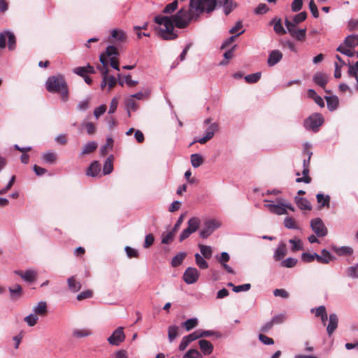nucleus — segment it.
<instances>
[{
    "label": "nucleus",
    "instance_id": "dca6fc26",
    "mask_svg": "<svg viewBox=\"0 0 358 358\" xmlns=\"http://www.w3.org/2000/svg\"><path fill=\"white\" fill-rule=\"evenodd\" d=\"M338 324V318L336 314L332 313L329 315V324L327 327V334L331 336L337 329Z\"/></svg>",
    "mask_w": 358,
    "mask_h": 358
},
{
    "label": "nucleus",
    "instance_id": "39448f33",
    "mask_svg": "<svg viewBox=\"0 0 358 358\" xmlns=\"http://www.w3.org/2000/svg\"><path fill=\"white\" fill-rule=\"evenodd\" d=\"M285 26L292 37L299 41H303L306 39V29H297L287 18L285 21Z\"/></svg>",
    "mask_w": 358,
    "mask_h": 358
},
{
    "label": "nucleus",
    "instance_id": "2f4dec72",
    "mask_svg": "<svg viewBox=\"0 0 358 358\" xmlns=\"http://www.w3.org/2000/svg\"><path fill=\"white\" fill-rule=\"evenodd\" d=\"M96 148L97 144L95 142H89L83 146L81 155H85L90 154L94 152L96 150Z\"/></svg>",
    "mask_w": 358,
    "mask_h": 358
},
{
    "label": "nucleus",
    "instance_id": "4468645a",
    "mask_svg": "<svg viewBox=\"0 0 358 358\" xmlns=\"http://www.w3.org/2000/svg\"><path fill=\"white\" fill-rule=\"evenodd\" d=\"M282 53L280 50H272L268 55L267 61L268 65L269 66H273L278 63L282 59Z\"/></svg>",
    "mask_w": 358,
    "mask_h": 358
},
{
    "label": "nucleus",
    "instance_id": "e2e57ef3",
    "mask_svg": "<svg viewBox=\"0 0 358 358\" xmlns=\"http://www.w3.org/2000/svg\"><path fill=\"white\" fill-rule=\"evenodd\" d=\"M301 259L306 263L312 262L315 260V253L303 252L301 255Z\"/></svg>",
    "mask_w": 358,
    "mask_h": 358
},
{
    "label": "nucleus",
    "instance_id": "774afa93",
    "mask_svg": "<svg viewBox=\"0 0 358 358\" xmlns=\"http://www.w3.org/2000/svg\"><path fill=\"white\" fill-rule=\"evenodd\" d=\"M155 238L152 234H149L145 236V242L143 243V247L145 248H150L154 243Z\"/></svg>",
    "mask_w": 358,
    "mask_h": 358
},
{
    "label": "nucleus",
    "instance_id": "aec40b11",
    "mask_svg": "<svg viewBox=\"0 0 358 358\" xmlns=\"http://www.w3.org/2000/svg\"><path fill=\"white\" fill-rule=\"evenodd\" d=\"M264 206L269 210V211L272 213L276 215H285L287 214V210L283 206V204L276 205V204H266Z\"/></svg>",
    "mask_w": 358,
    "mask_h": 358
},
{
    "label": "nucleus",
    "instance_id": "412c9836",
    "mask_svg": "<svg viewBox=\"0 0 358 358\" xmlns=\"http://www.w3.org/2000/svg\"><path fill=\"white\" fill-rule=\"evenodd\" d=\"M340 45H343L344 47L355 48L358 45V34L357 35H349L348 36L343 43Z\"/></svg>",
    "mask_w": 358,
    "mask_h": 358
},
{
    "label": "nucleus",
    "instance_id": "a19ab883",
    "mask_svg": "<svg viewBox=\"0 0 358 358\" xmlns=\"http://www.w3.org/2000/svg\"><path fill=\"white\" fill-rule=\"evenodd\" d=\"M261 76H262V74L260 72L252 73V74L246 76L245 77V80L248 83H250V84L256 83L261 78Z\"/></svg>",
    "mask_w": 358,
    "mask_h": 358
},
{
    "label": "nucleus",
    "instance_id": "6ab92c4d",
    "mask_svg": "<svg viewBox=\"0 0 358 358\" xmlns=\"http://www.w3.org/2000/svg\"><path fill=\"white\" fill-rule=\"evenodd\" d=\"M224 7V11L225 15H229L235 8L237 6L236 2L233 0H217V2Z\"/></svg>",
    "mask_w": 358,
    "mask_h": 358
},
{
    "label": "nucleus",
    "instance_id": "7ed1b4c3",
    "mask_svg": "<svg viewBox=\"0 0 358 358\" xmlns=\"http://www.w3.org/2000/svg\"><path fill=\"white\" fill-rule=\"evenodd\" d=\"M113 55H119L118 50L114 45H108L106 51L100 55L99 60L101 64L97 66V69L100 71L102 78H104V80L108 78L109 71L108 57Z\"/></svg>",
    "mask_w": 358,
    "mask_h": 358
},
{
    "label": "nucleus",
    "instance_id": "1a4fd4ad",
    "mask_svg": "<svg viewBox=\"0 0 358 358\" xmlns=\"http://www.w3.org/2000/svg\"><path fill=\"white\" fill-rule=\"evenodd\" d=\"M127 35L122 29H115L110 31V37L108 41L110 43H116L117 45L124 43L127 41Z\"/></svg>",
    "mask_w": 358,
    "mask_h": 358
},
{
    "label": "nucleus",
    "instance_id": "052dcab7",
    "mask_svg": "<svg viewBox=\"0 0 358 358\" xmlns=\"http://www.w3.org/2000/svg\"><path fill=\"white\" fill-rule=\"evenodd\" d=\"M303 6V0H294L291 4V8L293 12L299 11Z\"/></svg>",
    "mask_w": 358,
    "mask_h": 358
},
{
    "label": "nucleus",
    "instance_id": "a18cd8bd",
    "mask_svg": "<svg viewBox=\"0 0 358 358\" xmlns=\"http://www.w3.org/2000/svg\"><path fill=\"white\" fill-rule=\"evenodd\" d=\"M175 235H176V232H174L172 230L171 231L166 233V234L164 233L162 234V243L163 244H169V243H171L173 241Z\"/></svg>",
    "mask_w": 358,
    "mask_h": 358
},
{
    "label": "nucleus",
    "instance_id": "473e14b6",
    "mask_svg": "<svg viewBox=\"0 0 358 358\" xmlns=\"http://www.w3.org/2000/svg\"><path fill=\"white\" fill-rule=\"evenodd\" d=\"M308 97L313 99L315 102L319 105L320 107H324V102L323 101V99L317 94V93L315 92V91L314 90H308Z\"/></svg>",
    "mask_w": 358,
    "mask_h": 358
},
{
    "label": "nucleus",
    "instance_id": "9d476101",
    "mask_svg": "<svg viewBox=\"0 0 358 358\" xmlns=\"http://www.w3.org/2000/svg\"><path fill=\"white\" fill-rule=\"evenodd\" d=\"M310 227L312 230L319 237L325 236L327 234V229L320 218H315L311 220Z\"/></svg>",
    "mask_w": 358,
    "mask_h": 358
},
{
    "label": "nucleus",
    "instance_id": "f3484780",
    "mask_svg": "<svg viewBox=\"0 0 358 358\" xmlns=\"http://www.w3.org/2000/svg\"><path fill=\"white\" fill-rule=\"evenodd\" d=\"M73 72L81 77L85 76L88 73H94L95 71L92 66L87 64L86 66H79L74 68Z\"/></svg>",
    "mask_w": 358,
    "mask_h": 358
},
{
    "label": "nucleus",
    "instance_id": "a878e982",
    "mask_svg": "<svg viewBox=\"0 0 358 358\" xmlns=\"http://www.w3.org/2000/svg\"><path fill=\"white\" fill-rule=\"evenodd\" d=\"M294 201L301 210H310L312 209L310 203L305 198L296 196Z\"/></svg>",
    "mask_w": 358,
    "mask_h": 358
},
{
    "label": "nucleus",
    "instance_id": "2eb2a0df",
    "mask_svg": "<svg viewBox=\"0 0 358 358\" xmlns=\"http://www.w3.org/2000/svg\"><path fill=\"white\" fill-rule=\"evenodd\" d=\"M10 298L12 301H17L22 298L23 295L22 288L20 285H15L9 287Z\"/></svg>",
    "mask_w": 358,
    "mask_h": 358
},
{
    "label": "nucleus",
    "instance_id": "20e7f679",
    "mask_svg": "<svg viewBox=\"0 0 358 358\" xmlns=\"http://www.w3.org/2000/svg\"><path fill=\"white\" fill-rule=\"evenodd\" d=\"M200 220L196 217L190 218L187 222L188 226L185 229L179 236V241L182 242L192 234L197 231L200 226Z\"/></svg>",
    "mask_w": 358,
    "mask_h": 358
},
{
    "label": "nucleus",
    "instance_id": "49530a36",
    "mask_svg": "<svg viewBox=\"0 0 358 358\" xmlns=\"http://www.w3.org/2000/svg\"><path fill=\"white\" fill-rule=\"evenodd\" d=\"M6 34L8 38V48L10 50H13L15 48V36L10 31H6Z\"/></svg>",
    "mask_w": 358,
    "mask_h": 358
},
{
    "label": "nucleus",
    "instance_id": "5701e85b",
    "mask_svg": "<svg viewBox=\"0 0 358 358\" xmlns=\"http://www.w3.org/2000/svg\"><path fill=\"white\" fill-rule=\"evenodd\" d=\"M101 171V165L98 161L93 162L88 167L86 174L88 176L95 177Z\"/></svg>",
    "mask_w": 358,
    "mask_h": 358
},
{
    "label": "nucleus",
    "instance_id": "cd10ccee",
    "mask_svg": "<svg viewBox=\"0 0 358 358\" xmlns=\"http://www.w3.org/2000/svg\"><path fill=\"white\" fill-rule=\"evenodd\" d=\"M317 201L320 204V207H330V196H324L323 194L319 193L316 195Z\"/></svg>",
    "mask_w": 358,
    "mask_h": 358
},
{
    "label": "nucleus",
    "instance_id": "7c9ffc66",
    "mask_svg": "<svg viewBox=\"0 0 358 358\" xmlns=\"http://www.w3.org/2000/svg\"><path fill=\"white\" fill-rule=\"evenodd\" d=\"M327 107L330 110H334L337 108L338 105V99L336 96H326L325 97Z\"/></svg>",
    "mask_w": 358,
    "mask_h": 358
},
{
    "label": "nucleus",
    "instance_id": "864d4df0",
    "mask_svg": "<svg viewBox=\"0 0 358 358\" xmlns=\"http://www.w3.org/2000/svg\"><path fill=\"white\" fill-rule=\"evenodd\" d=\"M338 255H349L352 254L353 250L350 247H341L335 250Z\"/></svg>",
    "mask_w": 358,
    "mask_h": 358
},
{
    "label": "nucleus",
    "instance_id": "4be33fe9",
    "mask_svg": "<svg viewBox=\"0 0 358 358\" xmlns=\"http://www.w3.org/2000/svg\"><path fill=\"white\" fill-rule=\"evenodd\" d=\"M199 344L201 350L205 355H209L212 353L213 345L210 341L202 339L199 341Z\"/></svg>",
    "mask_w": 358,
    "mask_h": 358
},
{
    "label": "nucleus",
    "instance_id": "69168bd1",
    "mask_svg": "<svg viewBox=\"0 0 358 358\" xmlns=\"http://www.w3.org/2000/svg\"><path fill=\"white\" fill-rule=\"evenodd\" d=\"M83 126L85 127L87 132L90 135H92L96 132V127L92 122H85Z\"/></svg>",
    "mask_w": 358,
    "mask_h": 358
},
{
    "label": "nucleus",
    "instance_id": "13d9d810",
    "mask_svg": "<svg viewBox=\"0 0 358 358\" xmlns=\"http://www.w3.org/2000/svg\"><path fill=\"white\" fill-rule=\"evenodd\" d=\"M347 275L350 278H358V264L347 269Z\"/></svg>",
    "mask_w": 358,
    "mask_h": 358
},
{
    "label": "nucleus",
    "instance_id": "4c0bfd02",
    "mask_svg": "<svg viewBox=\"0 0 358 358\" xmlns=\"http://www.w3.org/2000/svg\"><path fill=\"white\" fill-rule=\"evenodd\" d=\"M191 163L193 167L197 168L203 163V159L199 154H192L191 155Z\"/></svg>",
    "mask_w": 358,
    "mask_h": 358
},
{
    "label": "nucleus",
    "instance_id": "c85d7f7f",
    "mask_svg": "<svg viewBox=\"0 0 358 358\" xmlns=\"http://www.w3.org/2000/svg\"><path fill=\"white\" fill-rule=\"evenodd\" d=\"M34 311L35 313V315H46L48 313L46 303L44 301H41L38 303L37 306L34 308Z\"/></svg>",
    "mask_w": 358,
    "mask_h": 358
},
{
    "label": "nucleus",
    "instance_id": "f03ea898",
    "mask_svg": "<svg viewBox=\"0 0 358 358\" xmlns=\"http://www.w3.org/2000/svg\"><path fill=\"white\" fill-rule=\"evenodd\" d=\"M46 89L50 93L59 94L64 101L69 99L68 85L61 74L50 76L46 82Z\"/></svg>",
    "mask_w": 358,
    "mask_h": 358
},
{
    "label": "nucleus",
    "instance_id": "c9c22d12",
    "mask_svg": "<svg viewBox=\"0 0 358 358\" xmlns=\"http://www.w3.org/2000/svg\"><path fill=\"white\" fill-rule=\"evenodd\" d=\"M185 257H186V253H185V252H180L178 254H177L172 259V261H171L172 266L177 267V266H180L182 263Z\"/></svg>",
    "mask_w": 358,
    "mask_h": 358
},
{
    "label": "nucleus",
    "instance_id": "393cba45",
    "mask_svg": "<svg viewBox=\"0 0 358 358\" xmlns=\"http://www.w3.org/2000/svg\"><path fill=\"white\" fill-rule=\"evenodd\" d=\"M313 80L317 85L324 88L328 82V77L324 73H317L314 75Z\"/></svg>",
    "mask_w": 358,
    "mask_h": 358
},
{
    "label": "nucleus",
    "instance_id": "72a5a7b5",
    "mask_svg": "<svg viewBox=\"0 0 358 358\" xmlns=\"http://www.w3.org/2000/svg\"><path fill=\"white\" fill-rule=\"evenodd\" d=\"M179 327L176 325L169 326L168 328V337L170 343H172L178 335Z\"/></svg>",
    "mask_w": 358,
    "mask_h": 358
},
{
    "label": "nucleus",
    "instance_id": "8fccbe9b",
    "mask_svg": "<svg viewBox=\"0 0 358 358\" xmlns=\"http://www.w3.org/2000/svg\"><path fill=\"white\" fill-rule=\"evenodd\" d=\"M284 225L287 229H298L295 220L291 217H287L285 219Z\"/></svg>",
    "mask_w": 358,
    "mask_h": 358
},
{
    "label": "nucleus",
    "instance_id": "f704fd0d",
    "mask_svg": "<svg viewBox=\"0 0 358 358\" xmlns=\"http://www.w3.org/2000/svg\"><path fill=\"white\" fill-rule=\"evenodd\" d=\"M307 17V13L306 11L301 12L296 15H295L291 21V23L296 27L297 24L303 22Z\"/></svg>",
    "mask_w": 358,
    "mask_h": 358
},
{
    "label": "nucleus",
    "instance_id": "6e6d98bb",
    "mask_svg": "<svg viewBox=\"0 0 358 358\" xmlns=\"http://www.w3.org/2000/svg\"><path fill=\"white\" fill-rule=\"evenodd\" d=\"M36 273L34 271H27L23 275V280L27 282H33L36 280Z\"/></svg>",
    "mask_w": 358,
    "mask_h": 358
},
{
    "label": "nucleus",
    "instance_id": "ea45409f",
    "mask_svg": "<svg viewBox=\"0 0 358 358\" xmlns=\"http://www.w3.org/2000/svg\"><path fill=\"white\" fill-rule=\"evenodd\" d=\"M336 50L345 55L350 57H354L356 53L355 51L353 50V48L344 47L343 45H339L336 48Z\"/></svg>",
    "mask_w": 358,
    "mask_h": 358
},
{
    "label": "nucleus",
    "instance_id": "c03bdc74",
    "mask_svg": "<svg viewBox=\"0 0 358 358\" xmlns=\"http://www.w3.org/2000/svg\"><path fill=\"white\" fill-rule=\"evenodd\" d=\"M195 261L197 266L201 269H206L208 267V262L199 254L195 255Z\"/></svg>",
    "mask_w": 358,
    "mask_h": 358
},
{
    "label": "nucleus",
    "instance_id": "b1692460",
    "mask_svg": "<svg viewBox=\"0 0 358 358\" xmlns=\"http://www.w3.org/2000/svg\"><path fill=\"white\" fill-rule=\"evenodd\" d=\"M287 255V246L285 243L279 244L278 247L275 251L273 258L275 261H280Z\"/></svg>",
    "mask_w": 358,
    "mask_h": 358
},
{
    "label": "nucleus",
    "instance_id": "58836bf2",
    "mask_svg": "<svg viewBox=\"0 0 358 358\" xmlns=\"http://www.w3.org/2000/svg\"><path fill=\"white\" fill-rule=\"evenodd\" d=\"M178 6V0H174L173 2L167 4L164 7V8L163 10V13L165 14H171L177 9Z\"/></svg>",
    "mask_w": 358,
    "mask_h": 358
},
{
    "label": "nucleus",
    "instance_id": "37998d69",
    "mask_svg": "<svg viewBox=\"0 0 358 358\" xmlns=\"http://www.w3.org/2000/svg\"><path fill=\"white\" fill-rule=\"evenodd\" d=\"M201 253L206 259H210L212 256V249L210 246L199 245Z\"/></svg>",
    "mask_w": 358,
    "mask_h": 358
},
{
    "label": "nucleus",
    "instance_id": "de8ad7c7",
    "mask_svg": "<svg viewBox=\"0 0 358 358\" xmlns=\"http://www.w3.org/2000/svg\"><path fill=\"white\" fill-rule=\"evenodd\" d=\"M92 334V331L90 329H76L73 331V335L76 338H82L88 336Z\"/></svg>",
    "mask_w": 358,
    "mask_h": 358
},
{
    "label": "nucleus",
    "instance_id": "6e6552de",
    "mask_svg": "<svg viewBox=\"0 0 358 358\" xmlns=\"http://www.w3.org/2000/svg\"><path fill=\"white\" fill-rule=\"evenodd\" d=\"M219 227V222L215 220H206L203 229L200 231V237L202 238H208Z\"/></svg>",
    "mask_w": 358,
    "mask_h": 358
},
{
    "label": "nucleus",
    "instance_id": "a211bd4d",
    "mask_svg": "<svg viewBox=\"0 0 358 358\" xmlns=\"http://www.w3.org/2000/svg\"><path fill=\"white\" fill-rule=\"evenodd\" d=\"M270 24L273 26L274 31L278 35H284L287 33L282 24L281 19L275 17L271 22Z\"/></svg>",
    "mask_w": 358,
    "mask_h": 358
},
{
    "label": "nucleus",
    "instance_id": "bf43d9fd",
    "mask_svg": "<svg viewBox=\"0 0 358 358\" xmlns=\"http://www.w3.org/2000/svg\"><path fill=\"white\" fill-rule=\"evenodd\" d=\"M309 8L313 17L317 18L319 17V11L314 0H310Z\"/></svg>",
    "mask_w": 358,
    "mask_h": 358
},
{
    "label": "nucleus",
    "instance_id": "338daca9",
    "mask_svg": "<svg viewBox=\"0 0 358 358\" xmlns=\"http://www.w3.org/2000/svg\"><path fill=\"white\" fill-rule=\"evenodd\" d=\"M268 10V8L266 3H260L255 8V13L257 15L264 14Z\"/></svg>",
    "mask_w": 358,
    "mask_h": 358
},
{
    "label": "nucleus",
    "instance_id": "9b49d317",
    "mask_svg": "<svg viewBox=\"0 0 358 358\" xmlns=\"http://www.w3.org/2000/svg\"><path fill=\"white\" fill-rule=\"evenodd\" d=\"M125 339V334L124 333V328L120 327L117 328L110 336L108 338V343L115 346L119 345Z\"/></svg>",
    "mask_w": 358,
    "mask_h": 358
},
{
    "label": "nucleus",
    "instance_id": "603ef678",
    "mask_svg": "<svg viewBox=\"0 0 358 358\" xmlns=\"http://www.w3.org/2000/svg\"><path fill=\"white\" fill-rule=\"evenodd\" d=\"M38 319V318L36 315L30 314L25 317L24 320L27 323L29 326L33 327L37 323Z\"/></svg>",
    "mask_w": 358,
    "mask_h": 358
},
{
    "label": "nucleus",
    "instance_id": "f257e3e1",
    "mask_svg": "<svg viewBox=\"0 0 358 358\" xmlns=\"http://www.w3.org/2000/svg\"><path fill=\"white\" fill-rule=\"evenodd\" d=\"M192 2H189V8L182 7L175 15L171 17L157 15L155 17V22L160 25L156 28L157 36L165 41H172L178 38V34L175 27L178 29H185L190 23L199 20L203 10L196 7Z\"/></svg>",
    "mask_w": 358,
    "mask_h": 358
},
{
    "label": "nucleus",
    "instance_id": "f8f14e48",
    "mask_svg": "<svg viewBox=\"0 0 358 358\" xmlns=\"http://www.w3.org/2000/svg\"><path fill=\"white\" fill-rule=\"evenodd\" d=\"M199 276V273L196 268L188 267L183 274V280L187 284H193L197 281Z\"/></svg>",
    "mask_w": 358,
    "mask_h": 358
},
{
    "label": "nucleus",
    "instance_id": "c756f323",
    "mask_svg": "<svg viewBox=\"0 0 358 358\" xmlns=\"http://www.w3.org/2000/svg\"><path fill=\"white\" fill-rule=\"evenodd\" d=\"M113 156L110 155L105 161L103 172L104 175L110 174L113 170Z\"/></svg>",
    "mask_w": 358,
    "mask_h": 358
},
{
    "label": "nucleus",
    "instance_id": "423d86ee",
    "mask_svg": "<svg viewBox=\"0 0 358 358\" xmlns=\"http://www.w3.org/2000/svg\"><path fill=\"white\" fill-rule=\"evenodd\" d=\"M324 122V118L320 113H313L304 122V126L308 129L316 131Z\"/></svg>",
    "mask_w": 358,
    "mask_h": 358
},
{
    "label": "nucleus",
    "instance_id": "09e8293b",
    "mask_svg": "<svg viewBox=\"0 0 358 358\" xmlns=\"http://www.w3.org/2000/svg\"><path fill=\"white\" fill-rule=\"evenodd\" d=\"M182 358H202L201 354L196 349L189 350Z\"/></svg>",
    "mask_w": 358,
    "mask_h": 358
},
{
    "label": "nucleus",
    "instance_id": "4d7b16f0",
    "mask_svg": "<svg viewBox=\"0 0 358 358\" xmlns=\"http://www.w3.org/2000/svg\"><path fill=\"white\" fill-rule=\"evenodd\" d=\"M125 252L129 258H137L139 256L138 252L129 246L125 248Z\"/></svg>",
    "mask_w": 358,
    "mask_h": 358
},
{
    "label": "nucleus",
    "instance_id": "ddd939ff",
    "mask_svg": "<svg viewBox=\"0 0 358 358\" xmlns=\"http://www.w3.org/2000/svg\"><path fill=\"white\" fill-rule=\"evenodd\" d=\"M219 126L218 124L216 122H214L211 124L206 131V135L205 136L199 138L195 141V142H198L201 144H205L208 141L213 138L214 136L215 133L218 130Z\"/></svg>",
    "mask_w": 358,
    "mask_h": 358
},
{
    "label": "nucleus",
    "instance_id": "79ce46f5",
    "mask_svg": "<svg viewBox=\"0 0 358 358\" xmlns=\"http://www.w3.org/2000/svg\"><path fill=\"white\" fill-rule=\"evenodd\" d=\"M92 104V99L88 97L83 101H81L78 106V109L80 110H87L90 108Z\"/></svg>",
    "mask_w": 358,
    "mask_h": 358
},
{
    "label": "nucleus",
    "instance_id": "e433bc0d",
    "mask_svg": "<svg viewBox=\"0 0 358 358\" xmlns=\"http://www.w3.org/2000/svg\"><path fill=\"white\" fill-rule=\"evenodd\" d=\"M198 325V320L196 318H191L186 320L182 324L187 331H190Z\"/></svg>",
    "mask_w": 358,
    "mask_h": 358
},
{
    "label": "nucleus",
    "instance_id": "5fc2aeb1",
    "mask_svg": "<svg viewBox=\"0 0 358 358\" xmlns=\"http://www.w3.org/2000/svg\"><path fill=\"white\" fill-rule=\"evenodd\" d=\"M126 106L128 110H136L138 108L137 102L132 97L126 101Z\"/></svg>",
    "mask_w": 358,
    "mask_h": 358
},
{
    "label": "nucleus",
    "instance_id": "bb28decb",
    "mask_svg": "<svg viewBox=\"0 0 358 358\" xmlns=\"http://www.w3.org/2000/svg\"><path fill=\"white\" fill-rule=\"evenodd\" d=\"M68 286L71 291L73 292H77L81 289V284L77 281L75 276H71L67 280Z\"/></svg>",
    "mask_w": 358,
    "mask_h": 358
},
{
    "label": "nucleus",
    "instance_id": "680f3d73",
    "mask_svg": "<svg viewBox=\"0 0 358 358\" xmlns=\"http://www.w3.org/2000/svg\"><path fill=\"white\" fill-rule=\"evenodd\" d=\"M285 320H286L285 315L280 314L276 316H274L272 318L271 321L274 325H276V324H280L283 323L285 321Z\"/></svg>",
    "mask_w": 358,
    "mask_h": 358
},
{
    "label": "nucleus",
    "instance_id": "0eeeda50",
    "mask_svg": "<svg viewBox=\"0 0 358 358\" xmlns=\"http://www.w3.org/2000/svg\"><path fill=\"white\" fill-rule=\"evenodd\" d=\"M189 2H192L190 0ZM194 4L196 7L203 10V13H212L217 5V0H194Z\"/></svg>",
    "mask_w": 358,
    "mask_h": 358
},
{
    "label": "nucleus",
    "instance_id": "0e129e2a",
    "mask_svg": "<svg viewBox=\"0 0 358 358\" xmlns=\"http://www.w3.org/2000/svg\"><path fill=\"white\" fill-rule=\"evenodd\" d=\"M43 159L50 164H53L56 161L57 157L55 153L48 152L43 156Z\"/></svg>",
    "mask_w": 358,
    "mask_h": 358
},
{
    "label": "nucleus",
    "instance_id": "3c124183",
    "mask_svg": "<svg viewBox=\"0 0 358 358\" xmlns=\"http://www.w3.org/2000/svg\"><path fill=\"white\" fill-rule=\"evenodd\" d=\"M297 263V259L292 257H289L281 262V266L286 268H292Z\"/></svg>",
    "mask_w": 358,
    "mask_h": 358
}]
</instances>
